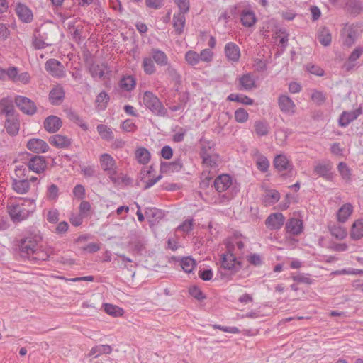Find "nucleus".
<instances>
[{
    "label": "nucleus",
    "instance_id": "f257e3e1",
    "mask_svg": "<svg viewBox=\"0 0 363 363\" xmlns=\"http://www.w3.org/2000/svg\"><path fill=\"white\" fill-rule=\"evenodd\" d=\"M18 248L23 256L35 261H45L50 256V250L43 245V236L38 230L26 232L19 240Z\"/></svg>",
    "mask_w": 363,
    "mask_h": 363
},
{
    "label": "nucleus",
    "instance_id": "f03ea898",
    "mask_svg": "<svg viewBox=\"0 0 363 363\" xmlns=\"http://www.w3.org/2000/svg\"><path fill=\"white\" fill-rule=\"evenodd\" d=\"M35 209V203L31 199L18 198L10 199L7 203V211L13 222L27 219Z\"/></svg>",
    "mask_w": 363,
    "mask_h": 363
},
{
    "label": "nucleus",
    "instance_id": "7ed1b4c3",
    "mask_svg": "<svg viewBox=\"0 0 363 363\" xmlns=\"http://www.w3.org/2000/svg\"><path fill=\"white\" fill-rule=\"evenodd\" d=\"M27 170L23 165L17 166L15 169V177L12 179V189L19 194H25L30 189L28 176Z\"/></svg>",
    "mask_w": 363,
    "mask_h": 363
},
{
    "label": "nucleus",
    "instance_id": "20e7f679",
    "mask_svg": "<svg viewBox=\"0 0 363 363\" xmlns=\"http://www.w3.org/2000/svg\"><path fill=\"white\" fill-rule=\"evenodd\" d=\"M143 103L152 113L159 116H166L167 111L162 103L152 91H146L143 94Z\"/></svg>",
    "mask_w": 363,
    "mask_h": 363
},
{
    "label": "nucleus",
    "instance_id": "39448f33",
    "mask_svg": "<svg viewBox=\"0 0 363 363\" xmlns=\"http://www.w3.org/2000/svg\"><path fill=\"white\" fill-rule=\"evenodd\" d=\"M231 247V245L226 246L227 251L221 255L220 264L221 267L225 269L235 272L241 268L242 265L240 261L236 257L240 253L233 252Z\"/></svg>",
    "mask_w": 363,
    "mask_h": 363
},
{
    "label": "nucleus",
    "instance_id": "423d86ee",
    "mask_svg": "<svg viewBox=\"0 0 363 363\" xmlns=\"http://www.w3.org/2000/svg\"><path fill=\"white\" fill-rule=\"evenodd\" d=\"M14 103L19 110L28 116H33L37 112V106L30 99L17 95L14 99Z\"/></svg>",
    "mask_w": 363,
    "mask_h": 363
},
{
    "label": "nucleus",
    "instance_id": "0eeeda50",
    "mask_svg": "<svg viewBox=\"0 0 363 363\" xmlns=\"http://www.w3.org/2000/svg\"><path fill=\"white\" fill-rule=\"evenodd\" d=\"M38 33H40L41 38L48 43V45H53L58 39L59 29L52 24L43 25Z\"/></svg>",
    "mask_w": 363,
    "mask_h": 363
},
{
    "label": "nucleus",
    "instance_id": "6e6552de",
    "mask_svg": "<svg viewBox=\"0 0 363 363\" xmlns=\"http://www.w3.org/2000/svg\"><path fill=\"white\" fill-rule=\"evenodd\" d=\"M45 70L53 77L62 78L65 76L64 65L56 59H49L45 64Z\"/></svg>",
    "mask_w": 363,
    "mask_h": 363
},
{
    "label": "nucleus",
    "instance_id": "1a4fd4ad",
    "mask_svg": "<svg viewBox=\"0 0 363 363\" xmlns=\"http://www.w3.org/2000/svg\"><path fill=\"white\" fill-rule=\"evenodd\" d=\"M29 171L37 174L43 173L47 167V163L43 156H32L28 161L26 166H24Z\"/></svg>",
    "mask_w": 363,
    "mask_h": 363
},
{
    "label": "nucleus",
    "instance_id": "9d476101",
    "mask_svg": "<svg viewBox=\"0 0 363 363\" xmlns=\"http://www.w3.org/2000/svg\"><path fill=\"white\" fill-rule=\"evenodd\" d=\"M278 106L282 113L293 115L296 112V105L293 100L286 94H281L278 98Z\"/></svg>",
    "mask_w": 363,
    "mask_h": 363
},
{
    "label": "nucleus",
    "instance_id": "9b49d317",
    "mask_svg": "<svg viewBox=\"0 0 363 363\" xmlns=\"http://www.w3.org/2000/svg\"><path fill=\"white\" fill-rule=\"evenodd\" d=\"M285 222V217L281 213H271L265 220V225L269 230L280 229Z\"/></svg>",
    "mask_w": 363,
    "mask_h": 363
},
{
    "label": "nucleus",
    "instance_id": "f8f14e48",
    "mask_svg": "<svg viewBox=\"0 0 363 363\" xmlns=\"http://www.w3.org/2000/svg\"><path fill=\"white\" fill-rule=\"evenodd\" d=\"M4 128L9 135L12 136L18 135L20 130L19 114L6 117Z\"/></svg>",
    "mask_w": 363,
    "mask_h": 363
},
{
    "label": "nucleus",
    "instance_id": "ddd939ff",
    "mask_svg": "<svg viewBox=\"0 0 363 363\" xmlns=\"http://www.w3.org/2000/svg\"><path fill=\"white\" fill-rule=\"evenodd\" d=\"M14 100L11 96L4 97L0 99V114L5 117L13 116L18 114L13 105Z\"/></svg>",
    "mask_w": 363,
    "mask_h": 363
},
{
    "label": "nucleus",
    "instance_id": "4468645a",
    "mask_svg": "<svg viewBox=\"0 0 363 363\" xmlns=\"http://www.w3.org/2000/svg\"><path fill=\"white\" fill-rule=\"evenodd\" d=\"M362 114V107H359L352 111H343L338 120L339 125L341 127H346Z\"/></svg>",
    "mask_w": 363,
    "mask_h": 363
},
{
    "label": "nucleus",
    "instance_id": "2eb2a0df",
    "mask_svg": "<svg viewBox=\"0 0 363 363\" xmlns=\"http://www.w3.org/2000/svg\"><path fill=\"white\" fill-rule=\"evenodd\" d=\"M274 167L279 172L293 170L294 166L291 162L284 154L278 155L273 161Z\"/></svg>",
    "mask_w": 363,
    "mask_h": 363
},
{
    "label": "nucleus",
    "instance_id": "dca6fc26",
    "mask_svg": "<svg viewBox=\"0 0 363 363\" xmlns=\"http://www.w3.org/2000/svg\"><path fill=\"white\" fill-rule=\"evenodd\" d=\"M105 173L107 174L111 182L115 186H118L122 183L128 184L131 182L130 177H128L127 175H125L122 173L119 174L118 172V166L111 170L106 171Z\"/></svg>",
    "mask_w": 363,
    "mask_h": 363
},
{
    "label": "nucleus",
    "instance_id": "f3484780",
    "mask_svg": "<svg viewBox=\"0 0 363 363\" xmlns=\"http://www.w3.org/2000/svg\"><path fill=\"white\" fill-rule=\"evenodd\" d=\"M333 166L330 162H319L314 167V173L319 177L324 178L328 181L333 179V173L331 172Z\"/></svg>",
    "mask_w": 363,
    "mask_h": 363
},
{
    "label": "nucleus",
    "instance_id": "a211bd4d",
    "mask_svg": "<svg viewBox=\"0 0 363 363\" xmlns=\"http://www.w3.org/2000/svg\"><path fill=\"white\" fill-rule=\"evenodd\" d=\"M27 147L29 150L37 154L46 152L49 149L48 143L39 138L30 139L28 141Z\"/></svg>",
    "mask_w": 363,
    "mask_h": 363
},
{
    "label": "nucleus",
    "instance_id": "6ab92c4d",
    "mask_svg": "<svg viewBox=\"0 0 363 363\" xmlns=\"http://www.w3.org/2000/svg\"><path fill=\"white\" fill-rule=\"evenodd\" d=\"M62 125V120L56 116H49L43 123L45 130L50 133L57 132Z\"/></svg>",
    "mask_w": 363,
    "mask_h": 363
},
{
    "label": "nucleus",
    "instance_id": "aec40b11",
    "mask_svg": "<svg viewBox=\"0 0 363 363\" xmlns=\"http://www.w3.org/2000/svg\"><path fill=\"white\" fill-rule=\"evenodd\" d=\"M233 184V180L229 174H221L214 181V186L219 193L228 190Z\"/></svg>",
    "mask_w": 363,
    "mask_h": 363
},
{
    "label": "nucleus",
    "instance_id": "412c9836",
    "mask_svg": "<svg viewBox=\"0 0 363 363\" xmlns=\"http://www.w3.org/2000/svg\"><path fill=\"white\" fill-rule=\"evenodd\" d=\"M225 55L227 59L233 62H237L240 57V48L234 43H228L224 48Z\"/></svg>",
    "mask_w": 363,
    "mask_h": 363
},
{
    "label": "nucleus",
    "instance_id": "4be33fe9",
    "mask_svg": "<svg viewBox=\"0 0 363 363\" xmlns=\"http://www.w3.org/2000/svg\"><path fill=\"white\" fill-rule=\"evenodd\" d=\"M48 141L52 145L61 149L68 147L72 143L70 138L60 134L50 136Z\"/></svg>",
    "mask_w": 363,
    "mask_h": 363
},
{
    "label": "nucleus",
    "instance_id": "5701e85b",
    "mask_svg": "<svg viewBox=\"0 0 363 363\" xmlns=\"http://www.w3.org/2000/svg\"><path fill=\"white\" fill-rule=\"evenodd\" d=\"M303 221L298 218H290L286 223L287 233L293 235H298L303 231Z\"/></svg>",
    "mask_w": 363,
    "mask_h": 363
},
{
    "label": "nucleus",
    "instance_id": "b1692460",
    "mask_svg": "<svg viewBox=\"0 0 363 363\" xmlns=\"http://www.w3.org/2000/svg\"><path fill=\"white\" fill-rule=\"evenodd\" d=\"M65 90L63 87L58 84L53 87L49 94V99L52 104L58 105L62 103L65 98Z\"/></svg>",
    "mask_w": 363,
    "mask_h": 363
},
{
    "label": "nucleus",
    "instance_id": "393cba45",
    "mask_svg": "<svg viewBox=\"0 0 363 363\" xmlns=\"http://www.w3.org/2000/svg\"><path fill=\"white\" fill-rule=\"evenodd\" d=\"M16 12L23 22L30 23L33 20V13L25 4H18L16 6Z\"/></svg>",
    "mask_w": 363,
    "mask_h": 363
},
{
    "label": "nucleus",
    "instance_id": "a878e982",
    "mask_svg": "<svg viewBox=\"0 0 363 363\" xmlns=\"http://www.w3.org/2000/svg\"><path fill=\"white\" fill-rule=\"evenodd\" d=\"M240 21L243 26L250 28L257 22V18L253 11L244 9L240 13Z\"/></svg>",
    "mask_w": 363,
    "mask_h": 363
},
{
    "label": "nucleus",
    "instance_id": "bb28decb",
    "mask_svg": "<svg viewBox=\"0 0 363 363\" xmlns=\"http://www.w3.org/2000/svg\"><path fill=\"white\" fill-rule=\"evenodd\" d=\"M150 54L151 58L157 65L160 67L168 65V57L164 52L157 48H153L151 50Z\"/></svg>",
    "mask_w": 363,
    "mask_h": 363
},
{
    "label": "nucleus",
    "instance_id": "cd10ccee",
    "mask_svg": "<svg viewBox=\"0 0 363 363\" xmlns=\"http://www.w3.org/2000/svg\"><path fill=\"white\" fill-rule=\"evenodd\" d=\"M99 163L104 172L108 170H111L117 166L114 158L108 153H104L99 156Z\"/></svg>",
    "mask_w": 363,
    "mask_h": 363
},
{
    "label": "nucleus",
    "instance_id": "c85d7f7f",
    "mask_svg": "<svg viewBox=\"0 0 363 363\" xmlns=\"http://www.w3.org/2000/svg\"><path fill=\"white\" fill-rule=\"evenodd\" d=\"M145 215L149 222L154 224L163 218L164 213L157 208L147 207L145 209Z\"/></svg>",
    "mask_w": 363,
    "mask_h": 363
},
{
    "label": "nucleus",
    "instance_id": "c756f323",
    "mask_svg": "<svg viewBox=\"0 0 363 363\" xmlns=\"http://www.w3.org/2000/svg\"><path fill=\"white\" fill-rule=\"evenodd\" d=\"M185 13H176L173 15V27L177 35H181L183 31L186 23Z\"/></svg>",
    "mask_w": 363,
    "mask_h": 363
},
{
    "label": "nucleus",
    "instance_id": "7c9ffc66",
    "mask_svg": "<svg viewBox=\"0 0 363 363\" xmlns=\"http://www.w3.org/2000/svg\"><path fill=\"white\" fill-rule=\"evenodd\" d=\"M183 164L180 159H177L172 162H161L160 171L162 172H179L182 169Z\"/></svg>",
    "mask_w": 363,
    "mask_h": 363
},
{
    "label": "nucleus",
    "instance_id": "2f4dec72",
    "mask_svg": "<svg viewBox=\"0 0 363 363\" xmlns=\"http://www.w3.org/2000/svg\"><path fill=\"white\" fill-rule=\"evenodd\" d=\"M135 157L139 164H147L150 160L151 155L147 148L139 147L135 150Z\"/></svg>",
    "mask_w": 363,
    "mask_h": 363
},
{
    "label": "nucleus",
    "instance_id": "473e14b6",
    "mask_svg": "<svg viewBox=\"0 0 363 363\" xmlns=\"http://www.w3.org/2000/svg\"><path fill=\"white\" fill-rule=\"evenodd\" d=\"M353 212V206L351 203H347L342 206L337 213V220L345 223Z\"/></svg>",
    "mask_w": 363,
    "mask_h": 363
},
{
    "label": "nucleus",
    "instance_id": "72a5a7b5",
    "mask_svg": "<svg viewBox=\"0 0 363 363\" xmlns=\"http://www.w3.org/2000/svg\"><path fill=\"white\" fill-rule=\"evenodd\" d=\"M240 89L251 90L256 86L255 80L251 74H245L239 78Z\"/></svg>",
    "mask_w": 363,
    "mask_h": 363
},
{
    "label": "nucleus",
    "instance_id": "f704fd0d",
    "mask_svg": "<svg viewBox=\"0 0 363 363\" xmlns=\"http://www.w3.org/2000/svg\"><path fill=\"white\" fill-rule=\"evenodd\" d=\"M345 36L343 41L344 45L347 47L352 46L357 39L358 33L357 31L352 26H349L345 28Z\"/></svg>",
    "mask_w": 363,
    "mask_h": 363
},
{
    "label": "nucleus",
    "instance_id": "c9c22d12",
    "mask_svg": "<svg viewBox=\"0 0 363 363\" xmlns=\"http://www.w3.org/2000/svg\"><path fill=\"white\" fill-rule=\"evenodd\" d=\"M350 236L352 240H357L363 237V219H358L353 223Z\"/></svg>",
    "mask_w": 363,
    "mask_h": 363
},
{
    "label": "nucleus",
    "instance_id": "e433bc0d",
    "mask_svg": "<svg viewBox=\"0 0 363 363\" xmlns=\"http://www.w3.org/2000/svg\"><path fill=\"white\" fill-rule=\"evenodd\" d=\"M112 352V347L108 345H99L93 347L89 353V356L94 355L95 357H98L99 356L106 354H109Z\"/></svg>",
    "mask_w": 363,
    "mask_h": 363
},
{
    "label": "nucleus",
    "instance_id": "4c0bfd02",
    "mask_svg": "<svg viewBox=\"0 0 363 363\" xmlns=\"http://www.w3.org/2000/svg\"><path fill=\"white\" fill-rule=\"evenodd\" d=\"M97 131L103 140L110 141L113 140L114 134L111 128L104 124H99L96 127Z\"/></svg>",
    "mask_w": 363,
    "mask_h": 363
},
{
    "label": "nucleus",
    "instance_id": "58836bf2",
    "mask_svg": "<svg viewBox=\"0 0 363 363\" xmlns=\"http://www.w3.org/2000/svg\"><path fill=\"white\" fill-rule=\"evenodd\" d=\"M255 131L259 136H265L269 133V126L266 121H257L254 124Z\"/></svg>",
    "mask_w": 363,
    "mask_h": 363
},
{
    "label": "nucleus",
    "instance_id": "ea45409f",
    "mask_svg": "<svg viewBox=\"0 0 363 363\" xmlns=\"http://www.w3.org/2000/svg\"><path fill=\"white\" fill-rule=\"evenodd\" d=\"M104 311L113 317H121L123 315L124 311L122 308H120L116 305L111 303H104Z\"/></svg>",
    "mask_w": 363,
    "mask_h": 363
},
{
    "label": "nucleus",
    "instance_id": "a19ab883",
    "mask_svg": "<svg viewBox=\"0 0 363 363\" xmlns=\"http://www.w3.org/2000/svg\"><path fill=\"white\" fill-rule=\"evenodd\" d=\"M142 67L146 74L151 75L156 72L155 62L150 57H145L143 60Z\"/></svg>",
    "mask_w": 363,
    "mask_h": 363
},
{
    "label": "nucleus",
    "instance_id": "79ce46f5",
    "mask_svg": "<svg viewBox=\"0 0 363 363\" xmlns=\"http://www.w3.org/2000/svg\"><path fill=\"white\" fill-rule=\"evenodd\" d=\"M256 164L257 169L259 171H261L262 172H266L269 169V162L264 155H261L260 153H259V152H257Z\"/></svg>",
    "mask_w": 363,
    "mask_h": 363
},
{
    "label": "nucleus",
    "instance_id": "37998d69",
    "mask_svg": "<svg viewBox=\"0 0 363 363\" xmlns=\"http://www.w3.org/2000/svg\"><path fill=\"white\" fill-rule=\"evenodd\" d=\"M136 82L133 77L126 76L123 77L119 83V86L121 89L125 91H131L135 87Z\"/></svg>",
    "mask_w": 363,
    "mask_h": 363
},
{
    "label": "nucleus",
    "instance_id": "c03bdc74",
    "mask_svg": "<svg viewBox=\"0 0 363 363\" xmlns=\"http://www.w3.org/2000/svg\"><path fill=\"white\" fill-rule=\"evenodd\" d=\"M227 99L228 101L239 102L245 105H252L254 102V101L247 96L238 94H230Z\"/></svg>",
    "mask_w": 363,
    "mask_h": 363
},
{
    "label": "nucleus",
    "instance_id": "a18cd8bd",
    "mask_svg": "<svg viewBox=\"0 0 363 363\" xmlns=\"http://www.w3.org/2000/svg\"><path fill=\"white\" fill-rule=\"evenodd\" d=\"M280 199V194L277 190L268 191L264 198L266 206H270L277 203Z\"/></svg>",
    "mask_w": 363,
    "mask_h": 363
},
{
    "label": "nucleus",
    "instance_id": "49530a36",
    "mask_svg": "<svg viewBox=\"0 0 363 363\" xmlns=\"http://www.w3.org/2000/svg\"><path fill=\"white\" fill-rule=\"evenodd\" d=\"M180 265L185 272L190 273L195 268L196 262L191 257H186L181 259Z\"/></svg>",
    "mask_w": 363,
    "mask_h": 363
},
{
    "label": "nucleus",
    "instance_id": "de8ad7c7",
    "mask_svg": "<svg viewBox=\"0 0 363 363\" xmlns=\"http://www.w3.org/2000/svg\"><path fill=\"white\" fill-rule=\"evenodd\" d=\"M329 230L331 235L337 240H343L347 235L346 230L340 225H333Z\"/></svg>",
    "mask_w": 363,
    "mask_h": 363
},
{
    "label": "nucleus",
    "instance_id": "09e8293b",
    "mask_svg": "<svg viewBox=\"0 0 363 363\" xmlns=\"http://www.w3.org/2000/svg\"><path fill=\"white\" fill-rule=\"evenodd\" d=\"M105 66L104 65H91L89 72L93 78L101 79L105 74Z\"/></svg>",
    "mask_w": 363,
    "mask_h": 363
},
{
    "label": "nucleus",
    "instance_id": "8fccbe9b",
    "mask_svg": "<svg viewBox=\"0 0 363 363\" xmlns=\"http://www.w3.org/2000/svg\"><path fill=\"white\" fill-rule=\"evenodd\" d=\"M337 170L344 180L347 182L351 180V170L345 162H340L337 165Z\"/></svg>",
    "mask_w": 363,
    "mask_h": 363
},
{
    "label": "nucleus",
    "instance_id": "3c124183",
    "mask_svg": "<svg viewBox=\"0 0 363 363\" xmlns=\"http://www.w3.org/2000/svg\"><path fill=\"white\" fill-rule=\"evenodd\" d=\"M59 188L56 184H50L47 188L46 196L48 200L56 201L59 197Z\"/></svg>",
    "mask_w": 363,
    "mask_h": 363
},
{
    "label": "nucleus",
    "instance_id": "603ef678",
    "mask_svg": "<svg viewBox=\"0 0 363 363\" xmlns=\"http://www.w3.org/2000/svg\"><path fill=\"white\" fill-rule=\"evenodd\" d=\"M185 60L191 66H196L200 62L199 54L194 50H189L185 54Z\"/></svg>",
    "mask_w": 363,
    "mask_h": 363
},
{
    "label": "nucleus",
    "instance_id": "864d4df0",
    "mask_svg": "<svg viewBox=\"0 0 363 363\" xmlns=\"http://www.w3.org/2000/svg\"><path fill=\"white\" fill-rule=\"evenodd\" d=\"M109 96L105 91L100 92L96 99V103L99 109L104 110L109 101Z\"/></svg>",
    "mask_w": 363,
    "mask_h": 363
},
{
    "label": "nucleus",
    "instance_id": "5fc2aeb1",
    "mask_svg": "<svg viewBox=\"0 0 363 363\" xmlns=\"http://www.w3.org/2000/svg\"><path fill=\"white\" fill-rule=\"evenodd\" d=\"M318 39L323 46H328L332 40L329 30L325 28L318 34Z\"/></svg>",
    "mask_w": 363,
    "mask_h": 363
},
{
    "label": "nucleus",
    "instance_id": "6e6d98bb",
    "mask_svg": "<svg viewBox=\"0 0 363 363\" xmlns=\"http://www.w3.org/2000/svg\"><path fill=\"white\" fill-rule=\"evenodd\" d=\"M219 156L216 152L213 153L211 155H208L206 160L203 159L202 160V163L203 165L206 167H209L211 168L217 167L218 165Z\"/></svg>",
    "mask_w": 363,
    "mask_h": 363
},
{
    "label": "nucleus",
    "instance_id": "4d7b16f0",
    "mask_svg": "<svg viewBox=\"0 0 363 363\" xmlns=\"http://www.w3.org/2000/svg\"><path fill=\"white\" fill-rule=\"evenodd\" d=\"M311 99L315 104L320 106L325 102L326 96L323 91L315 89L311 94Z\"/></svg>",
    "mask_w": 363,
    "mask_h": 363
},
{
    "label": "nucleus",
    "instance_id": "13d9d810",
    "mask_svg": "<svg viewBox=\"0 0 363 363\" xmlns=\"http://www.w3.org/2000/svg\"><path fill=\"white\" fill-rule=\"evenodd\" d=\"M215 152V150L213 148V145L211 142H207L205 144L202 145V147L200 151V157L202 159H206L208 155H212Z\"/></svg>",
    "mask_w": 363,
    "mask_h": 363
},
{
    "label": "nucleus",
    "instance_id": "bf43d9fd",
    "mask_svg": "<svg viewBox=\"0 0 363 363\" xmlns=\"http://www.w3.org/2000/svg\"><path fill=\"white\" fill-rule=\"evenodd\" d=\"M249 118L247 111L243 108H239L235 111V119L237 122L243 123Z\"/></svg>",
    "mask_w": 363,
    "mask_h": 363
},
{
    "label": "nucleus",
    "instance_id": "052dcab7",
    "mask_svg": "<svg viewBox=\"0 0 363 363\" xmlns=\"http://www.w3.org/2000/svg\"><path fill=\"white\" fill-rule=\"evenodd\" d=\"M33 45L35 49L40 50L43 49L45 47L51 46L50 45H48V43L44 39H43L38 33V35H35L33 40Z\"/></svg>",
    "mask_w": 363,
    "mask_h": 363
},
{
    "label": "nucleus",
    "instance_id": "680f3d73",
    "mask_svg": "<svg viewBox=\"0 0 363 363\" xmlns=\"http://www.w3.org/2000/svg\"><path fill=\"white\" fill-rule=\"evenodd\" d=\"M190 295L198 301H203L206 298L202 291L196 286H191L189 289Z\"/></svg>",
    "mask_w": 363,
    "mask_h": 363
},
{
    "label": "nucleus",
    "instance_id": "e2e57ef3",
    "mask_svg": "<svg viewBox=\"0 0 363 363\" xmlns=\"http://www.w3.org/2000/svg\"><path fill=\"white\" fill-rule=\"evenodd\" d=\"M213 52L211 49L206 48L203 49L201 51L199 54L200 61H203L205 62H211L213 60Z\"/></svg>",
    "mask_w": 363,
    "mask_h": 363
},
{
    "label": "nucleus",
    "instance_id": "0e129e2a",
    "mask_svg": "<svg viewBox=\"0 0 363 363\" xmlns=\"http://www.w3.org/2000/svg\"><path fill=\"white\" fill-rule=\"evenodd\" d=\"M292 279L298 283H304L311 284L314 280L310 277L309 274H299L292 277Z\"/></svg>",
    "mask_w": 363,
    "mask_h": 363
},
{
    "label": "nucleus",
    "instance_id": "69168bd1",
    "mask_svg": "<svg viewBox=\"0 0 363 363\" xmlns=\"http://www.w3.org/2000/svg\"><path fill=\"white\" fill-rule=\"evenodd\" d=\"M82 174L86 178H91L96 176V171L94 166H83L81 167Z\"/></svg>",
    "mask_w": 363,
    "mask_h": 363
},
{
    "label": "nucleus",
    "instance_id": "338daca9",
    "mask_svg": "<svg viewBox=\"0 0 363 363\" xmlns=\"http://www.w3.org/2000/svg\"><path fill=\"white\" fill-rule=\"evenodd\" d=\"M247 262L254 266H260L262 264V258L259 254H251L247 257Z\"/></svg>",
    "mask_w": 363,
    "mask_h": 363
},
{
    "label": "nucleus",
    "instance_id": "774afa93",
    "mask_svg": "<svg viewBox=\"0 0 363 363\" xmlns=\"http://www.w3.org/2000/svg\"><path fill=\"white\" fill-rule=\"evenodd\" d=\"M175 4L178 6L179 11L178 13H186L189 10V0H174Z\"/></svg>",
    "mask_w": 363,
    "mask_h": 363
}]
</instances>
